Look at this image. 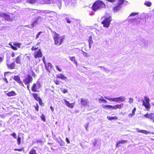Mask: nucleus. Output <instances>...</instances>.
Wrapping results in <instances>:
<instances>
[{
	"instance_id": "obj_1",
	"label": "nucleus",
	"mask_w": 154,
	"mask_h": 154,
	"mask_svg": "<svg viewBox=\"0 0 154 154\" xmlns=\"http://www.w3.org/2000/svg\"><path fill=\"white\" fill-rule=\"evenodd\" d=\"M131 22L134 23V24L136 25L139 24L140 22L141 23H143L146 22L144 14H141L139 15L137 18L131 19Z\"/></svg>"
},
{
	"instance_id": "obj_2",
	"label": "nucleus",
	"mask_w": 154,
	"mask_h": 154,
	"mask_svg": "<svg viewBox=\"0 0 154 154\" xmlns=\"http://www.w3.org/2000/svg\"><path fill=\"white\" fill-rule=\"evenodd\" d=\"M112 20L111 17L110 16L102 17L101 23L103 25V26L106 28H108Z\"/></svg>"
},
{
	"instance_id": "obj_3",
	"label": "nucleus",
	"mask_w": 154,
	"mask_h": 154,
	"mask_svg": "<svg viewBox=\"0 0 154 154\" xmlns=\"http://www.w3.org/2000/svg\"><path fill=\"white\" fill-rule=\"evenodd\" d=\"M53 33L55 44L59 46L60 45L64 40V37H61L59 34L55 32H54Z\"/></svg>"
},
{
	"instance_id": "obj_4",
	"label": "nucleus",
	"mask_w": 154,
	"mask_h": 154,
	"mask_svg": "<svg viewBox=\"0 0 154 154\" xmlns=\"http://www.w3.org/2000/svg\"><path fill=\"white\" fill-rule=\"evenodd\" d=\"M105 7V4L102 1H98L94 2L92 7V8L94 11H96Z\"/></svg>"
},
{
	"instance_id": "obj_5",
	"label": "nucleus",
	"mask_w": 154,
	"mask_h": 154,
	"mask_svg": "<svg viewBox=\"0 0 154 154\" xmlns=\"http://www.w3.org/2000/svg\"><path fill=\"white\" fill-rule=\"evenodd\" d=\"M104 97L106 99L109 101L119 102H122L125 100V98L124 96L115 98H108L106 97Z\"/></svg>"
},
{
	"instance_id": "obj_6",
	"label": "nucleus",
	"mask_w": 154,
	"mask_h": 154,
	"mask_svg": "<svg viewBox=\"0 0 154 154\" xmlns=\"http://www.w3.org/2000/svg\"><path fill=\"white\" fill-rule=\"evenodd\" d=\"M0 16L4 17L5 20L8 21H12L14 18V16L12 14H8L1 12H0Z\"/></svg>"
},
{
	"instance_id": "obj_7",
	"label": "nucleus",
	"mask_w": 154,
	"mask_h": 154,
	"mask_svg": "<svg viewBox=\"0 0 154 154\" xmlns=\"http://www.w3.org/2000/svg\"><path fill=\"white\" fill-rule=\"evenodd\" d=\"M145 101L143 100L142 105L144 106L147 109V110H149L150 108V103H149V99L146 97H144Z\"/></svg>"
},
{
	"instance_id": "obj_8",
	"label": "nucleus",
	"mask_w": 154,
	"mask_h": 154,
	"mask_svg": "<svg viewBox=\"0 0 154 154\" xmlns=\"http://www.w3.org/2000/svg\"><path fill=\"white\" fill-rule=\"evenodd\" d=\"M33 80L32 77L29 75H28L25 77L23 80V82L26 85H28L32 82Z\"/></svg>"
},
{
	"instance_id": "obj_9",
	"label": "nucleus",
	"mask_w": 154,
	"mask_h": 154,
	"mask_svg": "<svg viewBox=\"0 0 154 154\" xmlns=\"http://www.w3.org/2000/svg\"><path fill=\"white\" fill-rule=\"evenodd\" d=\"M40 82L37 81L36 83H34L32 87V90L34 92L38 91L37 90L39 89L41 87Z\"/></svg>"
},
{
	"instance_id": "obj_10",
	"label": "nucleus",
	"mask_w": 154,
	"mask_h": 154,
	"mask_svg": "<svg viewBox=\"0 0 154 154\" xmlns=\"http://www.w3.org/2000/svg\"><path fill=\"white\" fill-rule=\"evenodd\" d=\"M124 2L123 1H119L118 5L114 8V11H119L121 9L122 3Z\"/></svg>"
},
{
	"instance_id": "obj_11",
	"label": "nucleus",
	"mask_w": 154,
	"mask_h": 154,
	"mask_svg": "<svg viewBox=\"0 0 154 154\" xmlns=\"http://www.w3.org/2000/svg\"><path fill=\"white\" fill-rule=\"evenodd\" d=\"M81 103L82 106H89V102L87 99L82 98L81 100Z\"/></svg>"
},
{
	"instance_id": "obj_12",
	"label": "nucleus",
	"mask_w": 154,
	"mask_h": 154,
	"mask_svg": "<svg viewBox=\"0 0 154 154\" xmlns=\"http://www.w3.org/2000/svg\"><path fill=\"white\" fill-rule=\"evenodd\" d=\"M34 55L35 57L37 58L41 57L42 56V54L40 49H38V50L37 51H35Z\"/></svg>"
},
{
	"instance_id": "obj_13",
	"label": "nucleus",
	"mask_w": 154,
	"mask_h": 154,
	"mask_svg": "<svg viewBox=\"0 0 154 154\" xmlns=\"http://www.w3.org/2000/svg\"><path fill=\"white\" fill-rule=\"evenodd\" d=\"M145 117L149 118L151 120H152V122H154V113H151L149 114L147 113L144 115Z\"/></svg>"
},
{
	"instance_id": "obj_14",
	"label": "nucleus",
	"mask_w": 154,
	"mask_h": 154,
	"mask_svg": "<svg viewBox=\"0 0 154 154\" xmlns=\"http://www.w3.org/2000/svg\"><path fill=\"white\" fill-rule=\"evenodd\" d=\"M13 79L18 83L21 84L22 85H23V82L21 80L19 76H15Z\"/></svg>"
},
{
	"instance_id": "obj_15",
	"label": "nucleus",
	"mask_w": 154,
	"mask_h": 154,
	"mask_svg": "<svg viewBox=\"0 0 154 154\" xmlns=\"http://www.w3.org/2000/svg\"><path fill=\"white\" fill-rule=\"evenodd\" d=\"M41 20V17H38L36 20L35 21L32 23V26H35L37 24L40 23Z\"/></svg>"
},
{
	"instance_id": "obj_16",
	"label": "nucleus",
	"mask_w": 154,
	"mask_h": 154,
	"mask_svg": "<svg viewBox=\"0 0 154 154\" xmlns=\"http://www.w3.org/2000/svg\"><path fill=\"white\" fill-rule=\"evenodd\" d=\"M56 76L57 78H60L61 79L65 80L67 79V77L63 74H59L57 75Z\"/></svg>"
},
{
	"instance_id": "obj_17",
	"label": "nucleus",
	"mask_w": 154,
	"mask_h": 154,
	"mask_svg": "<svg viewBox=\"0 0 154 154\" xmlns=\"http://www.w3.org/2000/svg\"><path fill=\"white\" fill-rule=\"evenodd\" d=\"M63 100L66 105L68 107L70 108H72L73 107V103H70L68 101H67L66 99H64Z\"/></svg>"
},
{
	"instance_id": "obj_18",
	"label": "nucleus",
	"mask_w": 154,
	"mask_h": 154,
	"mask_svg": "<svg viewBox=\"0 0 154 154\" xmlns=\"http://www.w3.org/2000/svg\"><path fill=\"white\" fill-rule=\"evenodd\" d=\"M32 95L36 100L39 101V103L40 104V102H42V100L39 97H38L37 94L33 93L32 94Z\"/></svg>"
},
{
	"instance_id": "obj_19",
	"label": "nucleus",
	"mask_w": 154,
	"mask_h": 154,
	"mask_svg": "<svg viewBox=\"0 0 154 154\" xmlns=\"http://www.w3.org/2000/svg\"><path fill=\"white\" fill-rule=\"evenodd\" d=\"M7 66L9 68H10L11 69H14L15 68V64L14 62H13L11 64H7Z\"/></svg>"
},
{
	"instance_id": "obj_20",
	"label": "nucleus",
	"mask_w": 154,
	"mask_h": 154,
	"mask_svg": "<svg viewBox=\"0 0 154 154\" xmlns=\"http://www.w3.org/2000/svg\"><path fill=\"white\" fill-rule=\"evenodd\" d=\"M127 140H122L121 141H119L117 143L116 145V147H118L120 146V145H119L120 144H124L126 143H127Z\"/></svg>"
},
{
	"instance_id": "obj_21",
	"label": "nucleus",
	"mask_w": 154,
	"mask_h": 154,
	"mask_svg": "<svg viewBox=\"0 0 154 154\" xmlns=\"http://www.w3.org/2000/svg\"><path fill=\"white\" fill-rule=\"evenodd\" d=\"M21 57L20 56H19L15 59V62L17 64H21Z\"/></svg>"
},
{
	"instance_id": "obj_22",
	"label": "nucleus",
	"mask_w": 154,
	"mask_h": 154,
	"mask_svg": "<svg viewBox=\"0 0 154 154\" xmlns=\"http://www.w3.org/2000/svg\"><path fill=\"white\" fill-rule=\"evenodd\" d=\"M137 132H140L142 133H143L145 134H147L148 133H150L149 132H147L146 131L143 130H139L137 128Z\"/></svg>"
},
{
	"instance_id": "obj_23",
	"label": "nucleus",
	"mask_w": 154,
	"mask_h": 154,
	"mask_svg": "<svg viewBox=\"0 0 154 154\" xmlns=\"http://www.w3.org/2000/svg\"><path fill=\"white\" fill-rule=\"evenodd\" d=\"M45 64L46 69L47 70H48L49 67H50V68H52V66H53L52 65V64L51 63H48L46 64Z\"/></svg>"
},
{
	"instance_id": "obj_24",
	"label": "nucleus",
	"mask_w": 154,
	"mask_h": 154,
	"mask_svg": "<svg viewBox=\"0 0 154 154\" xmlns=\"http://www.w3.org/2000/svg\"><path fill=\"white\" fill-rule=\"evenodd\" d=\"M7 95L9 97H11L16 95V93L14 91H12L7 93Z\"/></svg>"
},
{
	"instance_id": "obj_25",
	"label": "nucleus",
	"mask_w": 154,
	"mask_h": 154,
	"mask_svg": "<svg viewBox=\"0 0 154 154\" xmlns=\"http://www.w3.org/2000/svg\"><path fill=\"white\" fill-rule=\"evenodd\" d=\"M107 118L108 120L111 121L113 120H117L118 119V118L117 117L115 116L111 117L108 116H107Z\"/></svg>"
},
{
	"instance_id": "obj_26",
	"label": "nucleus",
	"mask_w": 154,
	"mask_h": 154,
	"mask_svg": "<svg viewBox=\"0 0 154 154\" xmlns=\"http://www.w3.org/2000/svg\"><path fill=\"white\" fill-rule=\"evenodd\" d=\"M98 101L100 103H101L102 102L106 103L107 102L106 100L103 99L102 97H101V98L99 99Z\"/></svg>"
},
{
	"instance_id": "obj_27",
	"label": "nucleus",
	"mask_w": 154,
	"mask_h": 154,
	"mask_svg": "<svg viewBox=\"0 0 154 154\" xmlns=\"http://www.w3.org/2000/svg\"><path fill=\"white\" fill-rule=\"evenodd\" d=\"M144 5L148 7H150L152 5V3L148 1L145 2Z\"/></svg>"
},
{
	"instance_id": "obj_28",
	"label": "nucleus",
	"mask_w": 154,
	"mask_h": 154,
	"mask_svg": "<svg viewBox=\"0 0 154 154\" xmlns=\"http://www.w3.org/2000/svg\"><path fill=\"white\" fill-rule=\"evenodd\" d=\"M29 154H37L36 150L33 148H32L29 152Z\"/></svg>"
},
{
	"instance_id": "obj_29",
	"label": "nucleus",
	"mask_w": 154,
	"mask_h": 154,
	"mask_svg": "<svg viewBox=\"0 0 154 154\" xmlns=\"http://www.w3.org/2000/svg\"><path fill=\"white\" fill-rule=\"evenodd\" d=\"M117 108L121 109L124 106V104L123 103H121L120 104L116 105Z\"/></svg>"
},
{
	"instance_id": "obj_30",
	"label": "nucleus",
	"mask_w": 154,
	"mask_h": 154,
	"mask_svg": "<svg viewBox=\"0 0 154 154\" xmlns=\"http://www.w3.org/2000/svg\"><path fill=\"white\" fill-rule=\"evenodd\" d=\"M69 57L70 58L71 60L72 61H74L75 63H77V62L75 60V58L74 57Z\"/></svg>"
},
{
	"instance_id": "obj_31",
	"label": "nucleus",
	"mask_w": 154,
	"mask_h": 154,
	"mask_svg": "<svg viewBox=\"0 0 154 154\" xmlns=\"http://www.w3.org/2000/svg\"><path fill=\"white\" fill-rule=\"evenodd\" d=\"M83 54L85 57H90V56L89 54H87L84 51H83Z\"/></svg>"
},
{
	"instance_id": "obj_32",
	"label": "nucleus",
	"mask_w": 154,
	"mask_h": 154,
	"mask_svg": "<svg viewBox=\"0 0 154 154\" xmlns=\"http://www.w3.org/2000/svg\"><path fill=\"white\" fill-rule=\"evenodd\" d=\"M138 14H139L138 13H137V12L132 13L130 15L129 17H130L131 16H134L135 15H137Z\"/></svg>"
},
{
	"instance_id": "obj_33",
	"label": "nucleus",
	"mask_w": 154,
	"mask_h": 154,
	"mask_svg": "<svg viewBox=\"0 0 154 154\" xmlns=\"http://www.w3.org/2000/svg\"><path fill=\"white\" fill-rule=\"evenodd\" d=\"M21 138L20 137H18L17 139V144L18 145L20 144L21 143Z\"/></svg>"
},
{
	"instance_id": "obj_34",
	"label": "nucleus",
	"mask_w": 154,
	"mask_h": 154,
	"mask_svg": "<svg viewBox=\"0 0 154 154\" xmlns=\"http://www.w3.org/2000/svg\"><path fill=\"white\" fill-rule=\"evenodd\" d=\"M88 42H89V45L91 44H92L93 43V41L92 40V39L91 37H90V38H89V39Z\"/></svg>"
},
{
	"instance_id": "obj_35",
	"label": "nucleus",
	"mask_w": 154,
	"mask_h": 154,
	"mask_svg": "<svg viewBox=\"0 0 154 154\" xmlns=\"http://www.w3.org/2000/svg\"><path fill=\"white\" fill-rule=\"evenodd\" d=\"M21 45L20 43H14V45L16 47H18V48H20Z\"/></svg>"
},
{
	"instance_id": "obj_36",
	"label": "nucleus",
	"mask_w": 154,
	"mask_h": 154,
	"mask_svg": "<svg viewBox=\"0 0 154 154\" xmlns=\"http://www.w3.org/2000/svg\"><path fill=\"white\" fill-rule=\"evenodd\" d=\"M42 33V32L40 31L36 35V39H37L38 38L39 36V35Z\"/></svg>"
},
{
	"instance_id": "obj_37",
	"label": "nucleus",
	"mask_w": 154,
	"mask_h": 154,
	"mask_svg": "<svg viewBox=\"0 0 154 154\" xmlns=\"http://www.w3.org/2000/svg\"><path fill=\"white\" fill-rule=\"evenodd\" d=\"M89 124V123L88 122L87 123H86L85 126V129L87 131H88V126Z\"/></svg>"
},
{
	"instance_id": "obj_38",
	"label": "nucleus",
	"mask_w": 154,
	"mask_h": 154,
	"mask_svg": "<svg viewBox=\"0 0 154 154\" xmlns=\"http://www.w3.org/2000/svg\"><path fill=\"white\" fill-rule=\"evenodd\" d=\"M27 2L30 3H33L35 2L36 0H27Z\"/></svg>"
},
{
	"instance_id": "obj_39",
	"label": "nucleus",
	"mask_w": 154,
	"mask_h": 154,
	"mask_svg": "<svg viewBox=\"0 0 154 154\" xmlns=\"http://www.w3.org/2000/svg\"><path fill=\"white\" fill-rule=\"evenodd\" d=\"M41 119L44 122L45 121V117L44 116L43 114H42V116H41Z\"/></svg>"
},
{
	"instance_id": "obj_40",
	"label": "nucleus",
	"mask_w": 154,
	"mask_h": 154,
	"mask_svg": "<svg viewBox=\"0 0 154 154\" xmlns=\"http://www.w3.org/2000/svg\"><path fill=\"white\" fill-rule=\"evenodd\" d=\"M4 56L2 54H0V62H2L3 60Z\"/></svg>"
},
{
	"instance_id": "obj_41",
	"label": "nucleus",
	"mask_w": 154,
	"mask_h": 154,
	"mask_svg": "<svg viewBox=\"0 0 154 154\" xmlns=\"http://www.w3.org/2000/svg\"><path fill=\"white\" fill-rule=\"evenodd\" d=\"M30 72H31V74L33 76L35 77L36 76V74L32 70L30 71Z\"/></svg>"
},
{
	"instance_id": "obj_42",
	"label": "nucleus",
	"mask_w": 154,
	"mask_h": 154,
	"mask_svg": "<svg viewBox=\"0 0 154 154\" xmlns=\"http://www.w3.org/2000/svg\"><path fill=\"white\" fill-rule=\"evenodd\" d=\"M54 82L57 85H59L60 84V81L57 80H54Z\"/></svg>"
},
{
	"instance_id": "obj_43",
	"label": "nucleus",
	"mask_w": 154,
	"mask_h": 154,
	"mask_svg": "<svg viewBox=\"0 0 154 154\" xmlns=\"http://www.w3.org/2000/svg\"><path fill=\"white\" fill-rule=\"evenodd\" d=\"M133 99L132 98H129V100L128 101V102L129 103L131 104V103H133Z\"/></svg>"
},
{
	"instance_id": "obj_44",
	"label": "nucleus",
	"mask_w": 154,
	"mask_h": 154,
	"mask_svg": "<svg viewBox=\"0 0 154 154\" xmlns=\"http://www.w3.org/2000/svg\"><path fill=\"white\" fill-rule=\"evenodd\" d=\"M66 22L67 23H71V20L69 18L66 17Z\"/></svg>"
},
{
	"instance_id": "obj_45",
	"label": "nucleus",
	"mask_w": 154,
	"mask_h": 154,
	"mask_svg": "<svg viewBox=\"0 0 154 154\" xmlns=\"http://www.w3.org/2000/svg\"><path fill=\"white\" fill-rule=\"evenodd\" d=\"M11 48L14 50H16L17 49V48H16V47H14L13 45H11Z\"/></svg>"
},
{
	"instance_id": "obj_46",
	"label": "nucleus",
	"mask_w": 154,
	"mask_h": 154,
	"mask_svg": "<svg viewBox=\"0 0 154 154\" xmlns=\"http://www.w3.org/2000/svg\"><path fill=\"white\" fill-rule=\"evenodd\" d=\"M10 58L9 57H7V62H6V65H7V64H9L10 63Z\"/></svg>"
},
{
	"instance_id": "obj_47",
	"label": "nucleus",
	"mask_w": 154,
	"mask_h": 154,
	"mask_svg": "<svg viewBox=\"0 0 154 154\" xmlns=\"http://www.w3.org/2000/svg\"><path fill=\"white\" fill-rule=\"evenodd\" d=\"M134 115H134V114H133V113H132L129 114L128 115V116L129 118H131L132 117H133Z\"/></svg>"
},
{
	"instance_id": "obj_48",
	"label": "nucleus",
	"mask_w": 154,
	"mask_h": 154,
	"mask_svg": "<svg viewBox=\"0 0 154 154\" xmlns=\"http://www.w3.org/2000/svg\"><path fill=\"white\" fill-rule=\"evenodd\" d=\"M97 140L96 139H95L93 143V145L94 146H96L97 144Z\"/></svg>"
},
{
	"instance_id": "obj_49",
	"label": "nucleus",
	"mask_w": 154,
	"mask_h": 154,
	"mask_svg": "<svg viewBox=\"0 0 154 154\" xmlns=\"http://www.w3.org/2000/svg\"><path fill=\"white\" fill-rule=\"evenodd\" d=\"M105 106L109 109H112V106L111 105H107Z\"/></svg>"
},
{
	"instance_id": "obj_50",
	"label": "nucleus",
	"mask_w": 154,
	"mask_h": 154,
	"mask_svg": "<svg viewBox=\"0 0 154 154\" xmlns=\"http://www.w3.org/2000/svg\"><path fill=\"white\" fill-rule=\"evenodd\" d=\"M55 67L56 69L57 70H58L59 72H61L62 71V69H60L57 65H56Z\"/></svg>"
},
{
	"instance_id": "obj_51",
	"label": "nucleus",
	"mask_w": 154,
	"mask_h": 154,
	"mask_svg": "<svg viewBox=\"0 0 154 154\" xmlns=\"http://www.w3.org/2000/svg\"><path fill=\"white\" fill-rule=\"evenodd\" d=\"M11 135L15 139L17 138L16 134L15 133L11 134Z\"/></svg>"
},
{
	"instance_id": "obj_52",
	"label": "nucleus",
	"mask_w": 154,
	"mask_h": 154,
	"mask_svg": "<svg viewBox=\"0 0 154 154\" xmlns=\"http://www.w3.org/2000/svg\"><path fill=\"white\" fill-rule=\"evenodd\" d=\"M119 1H123L124 2L122 3L123 4H124L125 5H127L128 4V2L125 1L124 0H120Z\"/></svg>"
},
{
	"instance_id": "obj_53",
	"label": "nucleus",
	"mask_w": 154,
	"mask_h": 154,
	"mask_svg": "<svg viewBox=\"0 0 154 154\" xmlns=\"http://www.w3.org/2000/svg\"><path fill=\"white\" fill-rule=\"evenodd\" d=\"M38 49V48H35L34 46H33L32 48H31V50L32 51H34L35 50H37Z\"/></svg>"
},
{
	"instance_id": "obj_54",
	"label": "nucleus",
	"mask_w": 154,
	"mask_h": 154,
	"mask_svg": "<svg viewBox=\"0 0 154 154\" xmlns=\"http://www.w3.org/2000/svg\"><path fill=\"white\" fill-rule=\"evenodd\" d=\"M136 111V108L135 107H134V109L132 110V113H133L134 115H135V113Z\"/></svg>"
},
{
	"instance_id": "obj_55",
	"label": "nucleus",
	"mask_w": 154,
	"mask_h": 154,
	"mask_svg": "<svg viewBox=\"0 0 154 154\" xmlns=\"http://www.w3.org/2000/svg\"><path fill=\"white\" fill-rule=\"evenodd\" d=\"M66 142L68 143L69 144L70 143V141H69V140L67 138H66Z\"/></svg>"
},
{
	"instance_id": "obj_56",
	"label": "nucleus",
	"mask_w": 154,
	"mask_h": 154,
	"mask_svg": "<svg viewBox=\"0 0 154 154\" xmlns=\"http://www.w3.org/2000/svg\"><path fill=\"white\" fill-rule=\"evenodd\" d=\"M67 90L66 89H63V92L64 93H66L67 92Z\"/></svg>"
},
{
	"instance_id": "obj_57",
	"label": "nucleus",
	"mask_w": 154,
	"mask_h": 154,
	"mask_svg": "<svg viewBox=\"0 0 154 154\" xmlns=\"http://www.w3.org/2000/svg\"><path fill=\"white\" fill-rule=\"evenodd\" d=\"M14 151H21L22 150L21 149H14Z\"/></svg>"
},
{
	"instance_id": "obj_58",
	"label": "nucleus",
	"mask_w": 154,
	"mask_h": 154,
	"mask_svg": "<svg viewBox=\"0 0 154 154\" xmlns=\"http://www.w3.org/2000/svg\"><path fill=\"white\" fill-rule=\"evenodd\" d=\"M60 146H63L64 145L63 142L62 140H61V143H60Z\"/></svg>"
},
{
	"instance_id": "obj_59",
	"label": "nucleus",
	"mask_w": 154,
	"mask_h": 154,
	"mask_svg": "<svg viewBox=\"0 0 154 154\" xmlns=\"http://www.w3.org/2000/svg\"><path fill=\"white\" fill-rule=\"evenodd\" d=\"M11 56L12 57H14L15 56V54L13 52L11 54Z\"/></svg>"
},
{
	"instance_id": "obj_60",
	"label": "nucleus",
	"mask_w": 154,
	"mask_h": 154,
	"mask_svg": "<svg viewBox=\"0 0 154 154\" xmlns=\"http://www.w3.org/2000/svg\"><path fill=\"white\" fill-rule=\"evenodd\" d=\"M104 71H105L106 72H109V70L108 69H107V68H106L105 67V69H104Z\"/></svg>"
},
{
	"instance_id": "obj_61",
	"label": "nucleus",
	"mask_w": 154,
	"mask_h": 154,
	"mask_svg": "<svg viewBox=\"0 0 154 154\" xmlns=\"http://www.w3.org/2000/svg\"><path fill=\"white\" fill-rule=\"evenodd\" d=\"M117 106L116 105H115L114 106H112V109H116L117 108Z\"/></svg>"
},
{
	"instance_id": "obj_62",
	"label": "nucleus",
	"mask_w": 154,
	"mask_h": 154,
	"mask_svg": "<svg viewBox=\"0 0 154 154\" xmlns=\"http://www.w3.org/2000/svg\"><path fill=\"white\" fill-rule=\"evenodd\" d=\"M4 79L6 83H7L8 82V81L6 78H4Z\"/></svg>"
},
{
	"instance_id": "obj_63",
	"label": "nucleus",
	"mask_w": 154,
	"mask_h": 154,
	"mask_svg": "<svg viewBox=\"0 0 154 154\" xmlns=\"http://www.w3.org/2000/svg\"><path fill=\"white\" fill-rule=\"evenodd\" d=\"M3 8V6L2 5H0V10H2Z\"/></svg>"
},
{
	"instance_id": "obj_64",
	"label": "nucleus",
	"mask_w": 154,
	"mask_h": 154,
	"mask_svg": "<svg viewBox=\"0 0 154 154\" xmlns=\"http://www.w3.org/2000/svg\"><path fill=\"white\" fill-rule=\"evenodd\" d=\"M50 109H51V111L52 112H53V111H54V109L52 107V106H51Z\"/></svg>"
}]
</instances>
